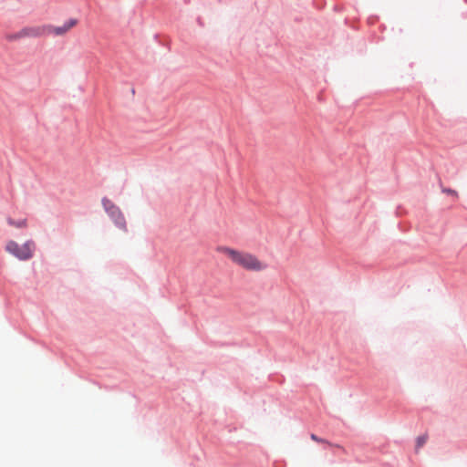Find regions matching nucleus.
<instances>
[{"instance_id": "9", "label": "nucleus", "mask_w": 467, "mask_h": 467, "mask_svg": "<svg viewBox=\"0 0 467 467\" xmlns=\"http://www.w3.org/2000/svg\"><path fill=\"white\" fill-rule=\"evenodd\" d=\"M425 440H418L416 444V451H418L420 448H421L424 444Z\"/></svg>"}, {"instance_id": "6", "label": "nucleus", "mask_w": 467, "mask_h": 467, "mask_svg": "<svg viewBox=\"0 0 467 467\" xmlns=\"http://www.w3.org/2000/svg\"><path fill=\"white\" fill-rule=\"evenodd\" d=\"M7 223L9 225L15 226L16 228H23L26 225V221L25 219L16 221L14 219L8 218Z\"/></svg>"}, {"instance_id": "2", "label": "nucleus", "mask_w": 467, "mask_h": 467, "mask_svg": "<svg viewBox=\"0 0 467 467\" xmlns=\"http://www.w3.org/2000/svg\"><path fill=\"white\" fill-rule=\"evenodd\" d=\"M36 243L33 240H27L23 244H19L14 240L6 243L5 251L20 261H28L34 256Z\"/></svg>"}, {"instance_id": "11", "label": "nucleus", "mask_w": 467, "mask_h": 467, "mask_svg": "<svg viewBox=\"0 0 467 467\" xmlns=\"http://www.w3.org/2000/svg\"><path fill=\"white\" fill-rule=\"evenodd\" d=\"M417 438L421 439V438H427V437L425 435H419Z\"/></svg>"}, {"instance_id": "3", "label": "nucleus", "mask_w": 467, "mask_h": 467, "mask_svg": "<svg viewBox=\"0 0 467 467\" xmlns=\"http://www.w3.org/2000/svg\"><path fill=\"white\" fill-rule=\"evenodd\" d=\"M101 202L105 212L111 219L115 226L120 230L127 231L126 219L119 207L107 197H103Z\"/></svg>"}, {"instance_id": "10", "label": "nucleus", "mask_w": 467, "mask_h": 467, "mask_svg": "<svg viewBox=\"0 0 467 467\" xmlns=\"http://www.w3.org/2000/svg\"><path fill=\"white\" fill-rule=\"evenodd\" d=\"M310 438H311V439H314V438H318V437H317L316 434L311 433V434H310Z\"/></svg>"}, {"instance_id": "5", "label": "nucleus", "mask_w": 467, "mask_h": 467, "mask_svg": "<svg viewBox=\"0 0 467 467\" xmlns=\"http://www.w3.org/2000/svg\"><path fill=\"white\" fill-rule=\"evenodd\" d=\"M21 30L23 37H36L39 36L43 31L40 27H24Z\"/></svg>"}, {"instance_id": "8", "label": "nucleus", "mask_w": 467, "mask_h": 467, "mask_svg": "<svg viewBox=\"0 0 467 467\" xmlns=\"http://www.w3.org/2000/svg\"><path fill=\"white\" fill-rule=\"evenodd\" d=\"M442 192H446V193H448V194H451V195H456V194H457V192H456L454 190L450 189V188H448V189H443V190H442Z\"/></svg>"}, {"instance_id": "4", "label": "nucleus", "mask_w": 467, "mask_h": 467, "mask_svg": "<svg viewBox=\"0 0 467 467\" xmlns=\"http://www.w3.org/2000/svg\"><path fill=\"white\" fill-rule=\"evenodd\" d=\"M78 24V20L75 18H70L67 21H66L63 26H47L45 27V30L48 34H52L55 36H63L65 35L70 28L75 26Z\"/></svg>"}, {"instance_id": "1", "label": "nucleus", "mask_w": 467, "mask_h": 467, "mask_svg": "<svg viewBox=\"0 0 467 467\" xmlns=\"http://www.w3.org/2000/svg\"><path fill=\"white\" fill-rule=\"evenodd\" d=\"M220 250L226 254L234 263L246 270L261 271L266 268V265L261 263L251 254L239 252L229 247H222Z\"/></svg>"}, {"instance_id": "12", "label": "nucleus", "mask_w": 467, "mask_h": 467, "mask_svg": "<svg viewBox=\"0 0 467 467\" xmlns=\"http://www.w3.org/2000/svg\"><path fill=\"white\" fill-rule=\"evenodd\" d=\"M198 23L202 26L201 18H198Z\"/></svg>"}, {"instance_id": "7", "label": "nucleus", "mask_w": 467, "mask_h": 467, "mask_svg": "<svg viewBox=\"0 0 467 467\" xmlns=\"http://www.w3.org/2000/svg\"><path fill=\"white\" fill-rule=\"evenodd\" d=\"M5 38L12 42V41H16L17 39H20V38H23V35H22V30L16 32V33H12V34H7L5 36Z\"/></svg>"}]
</instances>
